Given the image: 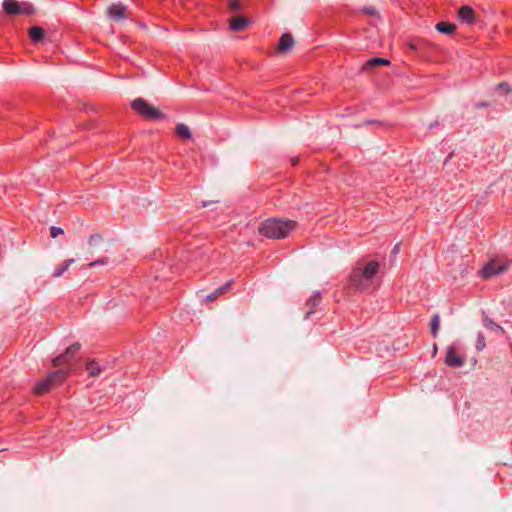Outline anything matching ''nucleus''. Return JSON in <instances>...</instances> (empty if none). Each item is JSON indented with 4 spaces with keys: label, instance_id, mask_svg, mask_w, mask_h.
I'll use <instances>...</instances> for the list:
<instances>
[{
    "label": "nucleus",
    "instance_id": "nucleus-8",
    "mask_svg": "<svg viewBox=\"0 0 512 512\" xmlns=\"http://www.w3.org/2000/svg\"><path fill=\"white\" fill-rule=\"evenodd\" d=\"M80 348V343L72 344L65 350V352L62 355H59L58 357L53 359V366L56 367L61 365L66 360V358L74 356L80 350Z\"/></svg>",
    "mask_w": 512,
    "mask_h": 512
},
{
    "label": "nucleus",
    "instance_id": "nucleus-34",
    "mask_svg": "<svg viewBox=\"0 0 512 512\" xmlns=\"http://www.w3.org/2000/svg\"><path fill=\"white\" fill-rule=\"evenodd\" d=\"M438 126H439V122L436 120V121L430 123L428 128L429 129H433V128L438 127Z\"/></svg>",
    "mask_w": 512,
    "mask_h": 512
},
{
    "label": "nucleus",
    "instance_id": "nucleus-23",
    "mask_svg": "<svg viewBox=\"0 0 512 512\" xmlns=\"http://www.w3.org/2000/svg\"><path fill=\"white\" fill-rule=\"evenodd\" d=\"M321 301V296L319 293H315L313 294L307 301V306L312 309L314 307H316Z\"/></svg>",
    "mask_w": 512,
    "mask_h": 512
},
{
    "label": "nucleus",
    "instance_id": "nucleus-18",
    "mask_svg": "<svg viewBox=\"0 0 512 512\" xmlns=\"http://www.w3.org/2000/svg\"><path fill=\"white\" fill-rule=\"evenodd\" d=\"M232 281L227 282L225 285L217 288L214 292L210 293L206 296L205 301L206 302H212L221 295H223L232 285Z\"/></svg>",
    "mask_w": 512,
    "mask_h": 512
},
{
    "label": "nucleus",
    "instance_id": "nucleus-15",
    "mask_svg": "<svg viewBox=\"0 0 512 512\" xmlns=\"http://www.w3.org/2000/svg\"><path fill=\"white\" fill-rule=\"evenodd\" d=\"M86 370L91 377H98L105 367L100 365L96 360H91L86 364Z\"/></svg>",
    "mask_w": 512,
    "mask_h": 512
},
{
    "label": "nucleus",
    "instance_id": "nucleus-21",
    "mask_svg": "<svg viewBox=\"0 0 512 512\" xmlns=\"http://www.w3.org/2000/svg\"><path fill=\"white\" fill-rule=\"evenodd\" d=\"M439 326H440V317L438 314H435L433 317H432V320H431V333L433 336H436L438 330H439Z\"/></svg>",
    "mask_w": 512,
    "mask_h": 512
},
{
    "label": "nucleus",
    "instance_id": "nucleus-29",
    "mask_svg": "<svg viewBox=\"0 0 512 512\" xmlns=\"http://www.w3.org/2000/svg\"><path fill=\"white\" fill-rule=\"evenodd\" d=\"M108 263V259H100V260H96V261H93L91 263L88 264L89 267H96L98 265H105Z\"/></svg>",
    "mask_w": 512,
    "mask_h": 512
},
{
    "label": "nucleus",
    "instance_id": "nucleus-5",
    "mask_svg": "<svg viewBox=\"0 0 512 512\" xmlns=\"http://www.w3.org/2000/svg\"><path fill=\"white\" fill-rule=\"evenodd\" d=\"M3 11L9 15H25L30 16L35 13V7L31 2L17 0H3L2 2Z\"/></svg>",
    "mask_w": 512,
    "mask_h": 512
},
{
    "label": "nucleus",
    "instance_id": "nucleus-30",
    "mask_svg": "<svg viewBox=\"0 0 512 512\" xmlns=\"http://www.w3.org/2000/svg\"><path fill=\"white\" fill-rule=\"evenodd\" d=\"M489 106V103L488 102H485V101H481V102H477L475 104V108L479 109V108H485V107H488Z\"/></svg>",
    "mask_w": 512,
    "mask_h": 512
},
{
    "label": "nucleus",
    "instance_id": "nucleus-36",
    "mask_svg": "<svg viewBox=\"0 0 512 512\" xmlns=\"http://www.w3.org/2000/svg\"><path fill=\"white\" fill-rule=\"evenodd\" d=\"M100 237L97 235H92L89 239V243L92 244V242H96V239H99Z\"/></svg>",
    "mask_w": 512,
    "mask_h": 512
},
{
    "label": "nucleus",
    "instance_id": "nucleus-26",
    "mask_svg": "<svg viewBox=\"0 0 512 512\" xmlns=\"http://www.w3.org/2000/svg\"><path fill=\"white\" fill-rule=\"evenodd\" d=\"M484 323H485V326L491 330H496V331H503V329L497 325L496 323H494L491 319L489 318H485L484 319Z\"/></svg>",
    "mask_w": 512,
    "mask_h": 512
},
{
    "label": "nucleus",
    "instance_id": "nucleus-3",
    "mask_svg": "<svg viewBox=\"0 0 512 512\" xmlns=\"http://www.w3.org/2000/svg\"><path fill=\"white\" fill-rule=\"evenodd\" d=\"M131 108L145 120H164L166 115L158 108L151 106L145 99L139 97L131 102Z\"/></svg>",
    "mask_w": 512,
    "mask_h": 512
},
{
    "label": "nucleus",
    "instance_id": "nucleus-25",
    "mask_svg": "<svg viewBox=\"0 0 512 512\" xmlns=\"http://www.w3.org/2000/svg\"><path fill=\"white\" fill-rule=\"evenodd\" d=\"M496 90L507 94V93L511 92L512 89L507 82H501V83L497 84Z\"/></svg>",
    "mask_w": 512,
    "mask_h": 512
},
{
    "label": "nucleus",
    "instance_id": "nucleus-13",
    "mask_svg": "<svg viewBox=\"0 0 512 512\" xmlns=\"http://www.w3.org/2000/svg\"><path fill=\"white\" fill-rule=\"evenodd\" d=\"M250 21L244 16H236L230 20V29L233 31H242L248 25Z\"/></svg>",
    "mask_w": 512,
    "mask_h": 512
},
{
    "label": "nucleus",
    "instance_id": "nucleus-22",
    "mask_svg": "<svg viewBox=\"0 0 512 512\" xmlns=\"http://www.w3.org/2000/svg\"><path fill=\"white\" fill-rule=\"evenodd\" d=\"M486 346V343H485V336L482 332H478L477 333V337H476V344H475V347L477 349V351H482Z\"/></svg>",
    "mask_w": 512,
    "mask_h": 512
},
{
    "label": "nucleus",
    "instance_id": "nucleus-10",
    "mask_svg": "<svg viewBox=\"0 0 512 512\" xmlns=\"http://www.w3.org/2000/svg\"><path fill=\"white\" fill-rule=\"evenodd\" d=\"M126 6L122 3L112 4L108 8V16L113 20L119 21L125 18Z\"/></svg>",
    "mask_w": 512,
    "mask_h": 512
},
{
    "label": "nucleus",
    "instance_id": "nucleus-7",
    "mask_svg": "<svg viewBox=\"0 0 512 512\" xmlns=\"http://www.w3.org/2000/svg\"><path fill=\"white\" fill-rule=\"evenodd\" d=\"M457 15H458V19L462 23L467 24V25H472L476 20V16H475V12H474L473 8L468 5L461 6L458 9Z\"/></svg>",
    "mask_w": 512,
    "mask_h": 512
},
{
    "label": "nucleus",
    "instance_id": "nucleus-32",
    "mask_svg": "<svg viewBox=\"0 0 512 512\" xmlns=\"http://www.w3.org/2000/svg\"><path fill=\"white\" fill-rule=\"evenodd\" d=\"M408 47L411 49V50H417L418 49V45L416 42H409L408 43Z\"/></svg>",
    "mask_w": 512,
    "mask_h": 512
},
{
    "label": "nucleus",
    "instance_id": "nucleus-19",
    "mask_svg": "<svg viewBox=\"0 0 512 512\" xmlns=\"http://www.w3.org/2000/svg\"><path fill=\"white\" fill-rule=\"evenodd\" d=\"M74 259H67L65 260L59 267L55 268L53 271V277H60L63 275L64 272H66L69 268V266L74 263Z\"/></svg>",
    "mask_w": 512,
    "mask_h": 512
},
{
    "label": "nucleus",
    "instance_id": "nucleus-28",
    "mask_svg": "<svg viewBox=\"0 0 512 512\" xmlns=\"http://www.w3.org/2000/svg\"><path fill=\"white\" fill-rule=\"evenodd\" d=\"M362 12L366 15H369V16H374L376 15L377 11H376V8L373 7V6H367V7H363L362 8Z\"/></svg>",
    "mask_w": 512,
    "mask_h": 512
},
{
    "label": "nucleus",
    "instance_id": "nucleus-24",
    "mask_svg": "<svg viewBox=\"0 0 512 512\" xmlns=\"http://www.w3.org/2000/svg\"><path fill=\"white\" fill-rule=\"evenodd\" d=\"M242 8L241 3L238 0H229L228 1V9L230 12H238Z\"/></svg>",
    "mask_w": 512,
    "mask_h": 512
},
{
    "label": "nucleus",
    "instance_id": "nucleus-33",
    "mask_svg": "<svg viewBox=\"0 0 512 512\" xmlns=\"http://www.w3.org/2000/svg\"><path fill=\"white\" fill-rule=\"evenodd\" d=\"M136 203L142 206H146V199L138 197Z\"/></svg>",
    "mask_w": 512,
    "mask_h": 512
},
{
    "label": "nucleus",
    "instance_id": "nucleus-35",
    "mask_svg": "<svg viewBox=\"0 0 512 512\" xmlns=\"http://www.w3.org/2000/svg\"><path fill=\"white\" fill-rule=\"evenodd\" d=\"M100 237L97 235H92L89 239V243L92 244V242H96V239H99Z\"/></svg>",
    "mask_w": 512,
    "mask_h": 512
},
{
    "label": "nucleus",
    "instance_id": "nucleus-17",
    "mask_svg": "<svg viewBox=\"0 0 512 512\" xmlns=\"http://www.w3.org/2000/svg\"><path fill=\"white\" fill-rule=\"evenodd\" d=\"M435 29L441 34L451 35L455 32L456 25L451 22L442 21L436 24Z\"/></svg>",
    "mask_w": 512,
    "mask_h": 512
},
{
    "label": "nucleus",
    "instance_id": "nucleus-37",
    "mask_svg": "<svg viewBox=\"0 0 512 512\" xmlns=\"http://www.w3.org/2000/svg\"><path fill=\"white\" fill-rule=\"evenodd\" d=\"M216 202H217L216 200L209 201V202L204 201V202H203V207H207V206H209L210 204H213V203H216Z\"/></svg>",
    "mask_w": 512,
    "mask_h": 512
},
{
    "label": "nucleus",
    "instance_id": "nucleus-12",
    "mask_svg": "<svg viewBox=\"0 0 512 512\" xmlns=\"http://www.w3.org/2000/svg\"><path fill=\"white\" fill-rule=\"evenodd\" d=\"M382 65H390V60L382 57H373L363 64L361 70L368 71L373 69L374 67Z\"/></svg>",
    "mask_w": 512,
    "mask_h": 512
},
{
    "label": "nucleus",
    "instance_id": "nucleus-14",
    "mask_svg": "<svg viewBox=\"0 0 512 512\" xmlns=\"http://www.w3.org/2000/svg\"><path fill=\"white\" fill-rule=\"evenodd\" d=\"M29 38L34 43H39L44 39L45 30L40 26H32L28 30Z\"/></svg>",
    "mask_w": 512,
    "mask_h": 512
},
{
    "label": "nucleus",
    "instance_id": "nucleus-27",
    "mask_svg": "<svg viewBox=\"0 0 512 512\" xmlns=\"http://www.w3.org/2000/svg\"><path fill=\"white\" fill-rule=\"evenodd\" d=\"M63 233H64V231H63V229H62V228H60V227L52 226V227L50 228V234H51V237H52V238H56L57 236H59V235H61V234H63Z\"/></svg>",
    "mask_w": 512,
    "mask_h": 512
},
{
    "label": "nucleus",
    "instance_id": "nucleus-2",
    "mask_svg": "<svg viewBox=\"0 0 512 512\" xmlns=\"http://www.w3.org/2000/svg\"><path fill=\"white\" fill-rule=\"evenodd\" d=\"M379 270V263L377 261H370L365 266H356L351 275V284L359 289L363 290L367 287V283L376 275Z\"/></svg>",
    "mask_w": 512,
    "mask_h": 512
},
{
    "label": "nucleus",
    "instance_id": "nucleus-38",
    "mask_svg": "<svg viewBox=\"0 0 512 512\" xmlns=\"http://www.w3.org/2000/svg\"><path fill=\"white\" fill-rule=\"evenodd\" d=\"M399 244H396L395 247L393 248V253H397L399 251Z\"/></svg>",
    "mask_w": 512,
    "mask_h": 512
},
{
    "label": "nucleus",
    "instance_id": "nucleus-9",
    "mask_svg": "<svg viewBox=\"0 0 512 512\" xmlns=\"http://www.w3.org/2000/svg\"><path fill=\"white\" fill-rule=\"evenodd\" d=\"M445 363L451 367H461L464 364V359L456 354L453 346H450L447 348Z\"/></svg>",
    "mask_w": 512,
    "mask_h": 512
},
{
    "label": "nucleus",
    "instance_id": "nucleus-20",
    "mask_svg": "<svg viewBox=\"0 0 512 512\" xmlns=\"http://www.w3.org/2000/svg\"><path fill=\"white\" fill-rule=\"evenodd\" d=\"M363 125H376L378 127H388L389 126L388 123H386L384 121L375 120V119H367V120L363 121L362 124L356 125V127L359 128Z\"/></svg>",
    "mask_w": 512,
    "mask_h": 512
},
{
    "label": "nucleus",
    "instance_id": "nucleus-1",
    "mask_svg": "<svg viewBox=\"0 0 512 512\" xmlns=\"http://www.w3.org/2000/svg\"><path fill=\"white\" fill-rule=\"evenodd\" d=\"M295 228V222L281 219H269L261 224L259 232L272 239L285 238Z\"/></svg>",
    "mask_w": 512,
    "mask_h": 512
},
{
    "label": "nucleus",
    "instance_id": "nucleus-31",
    "mask_svg": "<svg viewBox=\"0 0 512 512\" xmlns=\"http://www.w3.org/2000/svg\"><path fill=\"white\" fill-rule=\"evenodd\" d=\"M299 161H300L299 156L292 157L291 158V165L292 166H297L299 164Z\"/></svg>",
    "mask_w": 512,
    "mask_h": 512
},
{
    "label": "nucleus",
    "instance_id": "nucleus-11",
    "mask_svg": "<svg viewBox=\"0 0 512 512\" xmlns=\"http://www.w3.org/2000/svg\"><path fill=\"white\" fill-rule=\"evenodd\" d=\"M294 46V38L290 33H284L278 42V52L285 53Z\"/></svg>",
    "mask_w": 512,
    "mask_h": 512
},
{
    "label": "nucleus",
    "instance_id": "nucleus-4",
    "mask_svg": "<svg viewBox=\"0 0 512 512\" xmlns=\"http://www.w3.org/2000/svg\"><path fill=\"white\" fill-rule=\"evenodd\" d=\"M67 374L68 371L63 369L51 372L45 379L41 380L34 386V393L37 395H42L49 392L53 387L61 385L64 382Z\"/></svg>",
    "mask_w": 512,
    "mask_h": 512
},
{
    "label": "nucleus",
    "instance_id": "nucleus-6",
    "mask_svg": "<svg viewBox=\"0 0 512 512\" xmlns=\"http://www.w3.org/2000/svg\"><path fill=\"white\" fill-rule=\"evenodd\" d=\"M507 269L508 267L505 264H501L498 261H491L482 269V276L484 278H490L506 271Z\"/></svg>",
    "mask_w": 512,
    "mask_h": 512
},
{
    "label": "nucleus",
    "instance_id": "nucleus-16",
    "mask_svg": "<svg viewBox=\"0 0 512 512\" xmlns=\"http://www.w3.org/2000/svg\"><path fill=\"white\" fill-rule=\"evenodd\" d=\"M175 135L183 140L192 139V133L189 127L183 123H178L175 127Z\"/></svg>",
    "mask_w": 512,
    "mask_h": 512
}]
</instances>
